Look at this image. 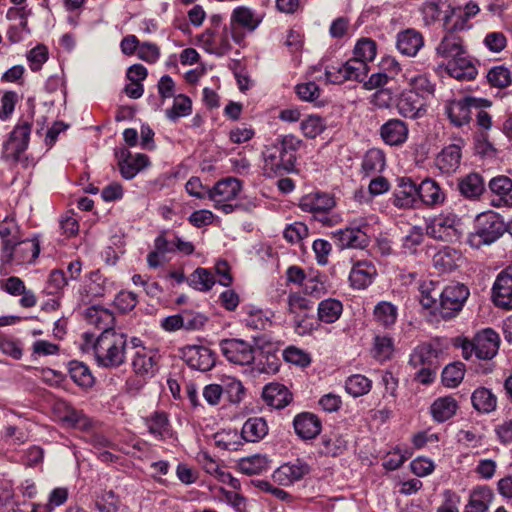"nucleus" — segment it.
I'll return each instance as SVG.
<instances>
[{
  "label": "nucleus",
  "instance_id": "43",
  "mask_svg": "<svg viewBox=\"0 0 512 512\" xmlns=\"http://www.w3.org/2000/svg\"><path fill=\"white\" fill-rule=\"evenodd\" d=\"M61 420L71 428L88 431L92 427L91 419L81 410H77L69 404H64Z\"/></svg>",
  "mask_w": 512,
  "mask_h": 512
},
{
  "label": "nucleus",
  "instance_id": "33",
  "mask_svg": "<svg viewBox=\"0 0 512 512\" xmlns=\"http://www.w3.org/2000/svg\"><path fill=\"white\" fill-rule=\"evenodd\" d=\"M440 282L425 278L418 282L419 301L425 309H435L442 293Z\"/></svg>",
  "mask_w": 512,
  "mask_h": 512
},
{
  "label": "nucleus",
  "instance_id": "57",
  "mask_svg": "<svg viewBox=\"0 0 512 512\" xmlns=\"http://www.w3.org/2000/svg\"><path fill=\"white\" fill-rule=\"evenodd\" d=\"M245 325L253 330H265L271 325L270 318L261 309H252L244 319Z\"/></svg>",
  "mask_w": 512,
  "mask_h": 512
},
{
  "label": "nucleus",
  "instance_id": "1",
  "mask_svg": "<svg viewBox=\"0 0 512 512\" xmlns=\"http://www.w3.org/2000/svg\"><path fill=\"white\" fill-rule=\"evenodd\" d=\"M83 337L85 346H91L99 366L117 368L125 363L128 347V337L125 333L106 331L101 332L96 339L88 333H85Z\"/></svg>",
  "mask_w": 512,
  "mask_h": 512
},
{
  "label": "nucleus",
  "instance_id": "28",
  "mask_svg": "<svg viewBox=\"0 0 512 512\" xmlns=\"http://www.w3.org/2000/svg\"><path fill=\"white\" fill-rule=\"evenodd\" d=\"M241 190V182L236 178H226L218 181L211 190H208V196L214 203L231 201L237 197Z\"/></svg>",
  "mask_w": 512,
  "mask_h": 512
},
{
  "label": "nucleus",
  "instance_id": "6",
  "mask_svg": "<svg viewBox=\"0 0 512 512\" xmlns=\"http://www.w3.org/2000/svg\"><path fill=\"white\" fill-rule=\"evenodd\" d=\"M264 16L248 6H237L233 9L230 16V33L232 40L240 44L245 34L238 30L253 33L262 23Z\"/></svg>",
  "mask_w": 512,
  "mask_h": 512
},
{
  "label": "nucleus",
  "instance_id": "17",
  "mask_svg": "<svg viewBox=\"0 0 512 512\" xmlns=\"http://www.w3.org/2000/svg\"><path fill=\"white\" fill-rule=\"evenodd\" d=\"M396 108L398 113L410 119H417L425 115L426 102L414 91L404 90L397 101Z\"/></svg>",
  "mask_w": 512,
  "mask_h": 512
},
{
  "label": "nucleus",
  "instance_id": "42",
  "mask_svg": "<svg viewBox=\"0 0 512 512\" xmlns=\"http://www.w3.org/2000/svg\"><path fill=\"white\" fill-rule=\"evenodd\" d=\"M385 162L384 152L378 148H371L363 157L361 164L362 173L367 177L380 173L385 167Z\"/></svg>",
  "mask_w": 512,
  "mask_h": 512
},
{
  "label": "nucleus",
  "instance_id": "21",
  "mask_svg": "<svg viewBox=\"0 0 512 512\" xmlns=\"http://www.w3.org/2000/svg\"><path fill=\"white\" fill-rule=\"evenodd\" d=\"M474 345L476 346V357L478 359H492L499 349V334L491 328L483 329L475 335Z\"/></svg>",
  "mask_w": 512,
  "mask_h": 512
},
{
  "label": "nucleus",
  "instance_id": "29",
  "mask_svg": "<svg viewBox=\"0 0 512 512\" xmlns=\"http://www.w3.org/2000/svg\"><path fill=\"white\" fill-rule=\"evenodd\" d=\"M262 398L267 405L282 409L291 402L292 394L283 384L272 382L264 386Z\"/></svg>",
  "mask_w": 512,
  "mask_h": 512
},
{
  "label": "nucleus",
  "instance_id": "23",
  "mask_svg": "<svg viewBox=\"0 0 512 512\" xmlns=\"http://www.w3.org/2000/svg\"><path fill=\"white\" fill-rule=\"evenodd\" d=\"M293 427L300 439L310 440L320 434L322 424L317 415L310 412H302L294 417Z\"/></svg>",
  "mask_w": 512,
  "mask_h": 512
},
{
  "label": "nucleus",
  "instance_id": "20",
  "mask_svg": "<svg viewBox=\"0 0 512 512\" xmlns=\"http://www.w3.org/2000/svg\"><path fill=\"white\" fill-rule=\"evenodd\" d=\"M379 132L385 144L389 146H401L408 139L409 128L405 121L392 118L381 125Z\"/></svg>",
  "mask_w": 512,
  "mask_h": 512
},
{
  "label": "nucleus",
  "instance_id": "62",
  "mask_svg": "<svg viewBox=\"0 0 512 512\" xmlns=\"http://www.w3.org/2000/svg\"><path fill=\"white\" fill-rule=\"evenodd\" d=\"M287 304L289 313L294 316L297 314L307 313L308 310L312 309L311 301L299 293L289 294Z\"/></svg>",
  "mask_w": 512,
  "mask_h": 512
},
{
  "label": "nucleus",
  "instance_id": "46",
  "mask_svg": "<svg viewBox=\"0 0 512 512\" xmlns=\"http://www.w3.org/2000/svg\"><path fill=\"white\" fill-rule=\"evenodd\" d=\"M70 378L80 387L88 388L94 383V377L87 365L79 361H70L68 364Z\"/></svg>",
  "mask_w": 512,
  "mask_h": 512
},
{
  "label": "nucleus",
  "instance_id": "50",
  "mask_svg": "<svg viewBox=\"0 0 512 512\" xmlns=\"http://www.w3.org/2000/svg\"><path fill=\"white\" fill-rule=\"evenodd\" d=\"M377 52L376 42L370 38H361L357 41L354 50L353 58L368 65V62L373 61Z\"/></svg>",
  "mask_w": 512,
  "mask_h": 512
},
{
  "label": "nucleus",
  "instance_id": "41",
  "mask_svg": "<svg viewBox=\"0 0 512 512\" xmlns=\"http://www.w3.org/2000/svg\"><path fill=\"white\" fill-rule=\"evenodd\" d=\"M238 469L241 473L248 476L259 475L270 469V460L266 455H252L240 459Z\"/></svg>",
  "mask_w": 512,
  "mask_h": 512
},
{
  "label": "nucleus",
  "instance_id": "35",
  "mask_svg": "<svg viewBox=\"0 0 512 512\" xmlns=\"http://www.w3.org/2000/svg\"><path fill=\"white\" fill-rule=\"evenodd\" d=\"M148 432L157 440H165L171 436V426L168 415L163 411H154L145 419Z\"/></svg>",
  "mask_w": 512,
  "mask_h": 512
},
{
  "label": "nucleus",
  "instance_id": "10",
  "mask_svg": "<svg viewBox=\"0 0 512 512\" xmlns=\"http://www.w3.org/2000/svg\"><path fill=\"white\" fill-rule=\"evenodd\" d=\"M265 169L276 175H283L294 170L296 156L286 155L277 140L265 146L263 152Z\"/></svg>",
  "mask_w": 512,
  "mask_h": 512
},
{
  "label": "nucleus",
  "instance_id": "40",
  "mask_svg": "<svg viewBox=\"0 0 512 512\" xmlns=\"http://www.w3.org/2000/svg\"><path fill=\"white\" fill-rule=\"evenodd\" d=\"M373 317L379 326L390 329L397 321L398 308L391 302L380 301L373 309Z\"/></svg>",
  "mask_w": 512,
  "mask_h": 512
},
{
  "label": "nucleus",
  "instance_id": "31",
  "mask_svg": "<svg viewBox=\"0 0 512 512\" xmlns=\"http://www.w3.org/2000/svg\"><path fill=\"white\" fill-rule=\"evenodd\" d=\"M439 351L430 343H422L412 351L409 364L414 368L438 367Z\"/></svg>",
  "mask_w": 512,
  "mask_h": 512
},
{
  "label": "nucleus",
  "instance_id": "44",
  "mask_svg": "<svg viewBox=\"0 0 512 512\" xmlns=\"http://www.w3.org/2000/svg\"><path fill=\"white\" fill-rule=\"evenodd\" d=\"M471 401L473 407L481 413H490L497 407V397L485 387L477 388L472 393Z\"/></svg>",
  "mask_w": 512,
  "mask_h": 512
},
{
  "label": "nucleus",
  "instance_id": "63",
  "mask_svg": "<svg viewBox=\"0 0 512 512\" xmlns=\"http://www.w3.org/2000/svg\"><path fill=\"white\" fill-rule=\"evenodd\" d=\"M27 60L32 71H38L48 60V49L45 45H37L27 53Z\"/></svg>",
  "mask_w": 512,
  "mask_h": 512
},
{
  "label": "nucleus",
  "instance_id": "61",
  "mask_svg": "<svg viewBox=\"0 0 512 512\" xmlns=\"http://www.w3.org/2000/svg\"><path fill=\"white\" fill-rule=\"evenodd\" d=\"M424 240V234L420 227H412L408 234L402 239V248L405 253L414 254L417 251L418 246L422 244Z\"/></svg>",
  "mask_w": 512,
  "mask_h": 512
},
{
  "label": "nucleus",
  "instance_id": "34",
  "mask_svg": "<svg viewBox=\"0 0 512 512\" xmlns=\"http://www.w3.org/2000/svg\"><path fill=\"white\" fill-rule=\"evenodd\" d=\"M461 260L462 254L459 250L444 246L434 254L432 262L436 270L445 273L457 268Z\"/></svg>",
  "mask_w": 512,
  "mask_h": 512
},
{
  "label": "nucleus",
  "instance_id": "51",
  "mask_svg": "<svg viewBox=\"0 0 512 512\" xmlns=\"http://www.w3.org/2000/svg\"><path fill=\"white\" fill-rule=\"evenodd\" d=\"M120 505V498L113 490H103L95 499V506L98 512H118Z\"/></svg>",
  "mask_w": 512,
  "mask_h": 512
},
{
  "label": "nucleus",
  "instance_id": "32",
  "mask_svg": "<svg viewBox=\"0 0 512 512\" xmlns=\"http://www.w3.org/2000/svg\"><path fill=\"white\" fill-rule=\"evenodd\" d=\"M458 190L464 198L478 200L485 191L484 179L479 173H469L459 178Z\"/></svg>",
  "mask_w": 512,
  "mask_h": 512
},
{
  "label": "nucleus",
  "instance_id": "14",
  "mask_svg": "<svg viewBox=\"0 0 512 512\" xmlns=\"http://www.w3.org/2000/svg\"><path fill=\"white\" fill-rule=\"evenodd\" d=\"M451 20L452 18L450 16H445L444 29L446 34L436 47V53L446 59H454L459 55L466 54L463 40L457 35V32L461 30H454Z\"/></svg>",
  "mask_w": 512,
  "mask_h": 512
},
{
  "label": "nucleus",
  "instance_id": "26",
  "mask_svg": "<svg viewBox=\"0 0 512 512\" xmlns=\"http://www.w3.org/2000/svg\"><path fill=\"white\" fill-rule=\"evenodd\" d=\"M461 158V145L450 144L437 155L435 164L442 173L452 174L459 168Z\"/></svg>",
  "mask_w": 512,
  "mask_h": 512
},
{
  "label": "nucleus",
  "instance_id": "19",
  "mask_svg": "<svg viewBox=\"0 0 512 512\" xmlns=\"http://www.w3.org/2000/svg\"><path fill=\"white\" fill-rule=\"evenodd\" d=\"M8 261H14L17 264L32 263L40 253L39 241L36 238L23 241H14L8 252Z\"/></svg>",
  "mask_w": 512,
  "mask_h": 512
},
{
  "label": "nucleus",
  "instance_id": "5",
  "mask_svg": "<svg viewBox=\"0 0 512 512\" xmlns=\"http://www.w3.org/2000/svg\"><path fill=\"white\" fill-rule=\"evenodd\" d=\"M426 230L430 237L450 243L459 241L464 232L461 218L452 212L436 216Z\"/></svg>",
  "mask_w": 512,
  "mask_h": 512
},
{
  "label": "nucleus",
  "instance_id": "53",
  "mask_svg": "<svg viewBox=\"0 0 512 512\" xmlns=\"http://www.w3.org/2000/svg\"><path fill=\"white\" fill-rule=\"evenodd\" d=\"M90 280L88 293L93 297H104L113 290V282L108 281L99 271L91 272Z\"/></svg>",
  "mask_w": 512,
  "mask_h": 512
},
{
  "label": "nucleus",
  "instance_id": "18",
  "mask_svg": "<svg viewBox=\"0 0 512 512\" xmlns=\"http://www.w3.org/2000/svg\"><path fill=\"white\" fill-rule=\"evenodd\" d=\"M309 472L310 466L305 461L296 459L294 462H288L278 467L272 476L278 484L289 486L301 480Z\"/></svg>",
  "mask_w": 512,
  "mask_h": 512
},
{
  "label": "nucleus",
  "instance_id": "39",
  "mask_svg": "<svg viewBox=\"0 0 512 512\" xmlns=\"http://www.w3.org/2000/svg\"><path fill=\"white\" fill-rule=\"evenodd\" d=\"M268 433V424L263 417H250L242 426L241 437L246 442H258Z\"/></svg>",
  "mask_w": 512,
  "mask_h": 512
},
{
  "label": "nucleus",
  "instance_id": "36",
  "mask_svg": "<svg viewBox=\"0 0 512 512\" xmlns=\"http://www.w3.org/2000/svg\"><path fill=\"white\" fill-rule=\"evenodd\" d=\"M347 449V440L338 432L325 433L319 443V453L324 456L336 457Z\"/></svg>",
  "mask_w": 512,
  "mask_h": 512
},
{
  "label": "nucleus",
  "instance_id": "25",
  "mask_svg": "<svg viewBox=\"0 0 512 512\" xmlns=\"http://www.w3.org/2000/svg\"><path fill=\"white\" fill-rule=\"evenodd\" d=\"M131 365L137 375L153 376L158 369L157 352L141 348L138 352H134Z\"/></svg>",
  "mask_w": 512,
  "mask_h": 512
},
{
  "label": "nucleus",
  "instance_id": "22",
  "mask_svg": "<svg viewBox=\"0 0 512 512\" xmlns=\"http://www.w3.org/2000/svg\"><path fill=\"white\" fill-rule=\"evenodd\" d=\"M393 193V204L398 208H412L419 198L418 186L408 177H399Z\"/></svg>",
  "mask_w": 512,
  "mask_h": 512
},
{
  "label": "nucleus",
  "instance_id": "45",
  "mask_svg": "<svg viewBox=\"0 0 512 512\" xmlns=\"http://www.w3.org/2000/svg\"><path fill=\"white\" fill-rule=\"evenodd\" d=\"M342 311L343 305L339 300L328 298L322 300L318 305V319L321 322L331 324L339 319Z\"/></svg>",
  "mask_w": 512,
  "mask_h": 512
},
{
  "label": "nucleus",
  "instance_id": "52",
  "mask_svg": "<svg viewBox=\"0 0 512 512\" xmlns=\"http://www.w3.org/2000/svg\"><path fill=\"white\" fill-rule=\"evenodd\" d=\"M465 374V366L461 362L448 364L442 371V383L446 387L454 388L460 384Z\"/></svg>",
  "mask_w": 512,
  "mask_h": 512
},
{
  "label": "nucleus",
  "instance_id": "2",
  "mask_svg": "<svg viewBox=\"0 0 512 512\" xmlns=\"http://www.w3.org/2000/svg\"><path fill=\"white\" fill-rule=\"evenodd\" d=\"M505 232L507 223L500 214L494 211L483 212L477 215L474 231L468 234L467 244L474 249H480L495 243Z\"/></svg>",
  "mask_w": 512,
  "mask_h": 512
},
{
  "label": "nucleus",
  "instance_id": "30",
  "mask_svg": "<svg viewBox=\"0 0 512 512\" xmlns=\"http://www.w3.org/2000/svg\"><path fill=\"white\" fill-rule=\"evenodd\" d=\"M419 199L428 207L442 205L446 199L445 191L431 178L424 179L418 186Z\"/></svg>",
  "mask_w": 512,
  "mask_h": 512
},
{
  "label": "nucleus",
  "instance_id": "12",
  "mask_svg": "<svg viewBox=\"0 0 512 512\" xmlns=\"http://www.w3.org/2000/svg\"><path fill=\"white\" fill-rule=\"evenodd\" d=\"M214 29H206L198 36V44L208 53L217 56L227 54L232 46L230 43V27L226 25L218 32H213Z\"/></svg>",
  "mask_w": 512,
  "mask_h": 512
},
{
  "label": "nucleus",
  "instance_id": "48",
  "mask_svg": "<svg viewBox=\"0 0 512 512\" xmlns=\"http://www.w3.org/2000/svg\"><path fill=\"white\" fill-rule=\"evenodd\" d=\"M372 387V381L364 375L354 374L345 381V390L353 397L367 394Z\"/></svg>",
  "mask_w": 512,
  "mask_h": 512
},
{
  "label": "nucleus",
  "instance_id": "60",
  "mask_svg": "<svg viewBox=\"0 0 512 512\" xmlns=\"http://www.w3.org/2000/svg\"><path fill=\"white\" fill-rule=\"evenodd\" d=\"M293 322L294 331L300 336L309 335L318 327L314 317L308 313L297 314L294 316Z\"/></svg>",
  "mask_w": 512,
  "mask_h": 512
},
{
  "label": "nucleus",
  "instance_id": "37",
  "mask_svg": "<svg viewBox=\"0 0 512 512\" xmlns=\"http://www.w3.org/2000/svg\"><path fill=\"white\" fill-rule=\"evenodd\" d=\"M423 44L421 33L414 29H407L398 34L397 48L403 55L415 56Z\"/></svg>",
  "mask_w": 512,
  "mask_h": 512
},
{
  "label": "nucleus",
  "instance_id": "38",
  "mask_svg": "<svg viewBox=\"0 0 512 512\" xmlns=\"http://www.w3.org/2000/svg\"><path fill=\"white\" fill-rule=\"evenodd\" d=\"M458 409V403L452 396L437 398L431 405L430 411L433 419L439 423L452 418Z\"/></svg>",
  "mask_w": 512,
  "mask_h": 512
},
{
  "label": "nucleus",
  "instance_id": "13",
  "mask_svg": "<svg viewBox=\"0 0 512 512\" xmlns=\"http://www.w3.org/2000/svg\"><path fill=\"white\" fill-rule=\"evenodd\" d=\"M181 357L190 368L201 372L210 371L216 363L215 353L205 346H186L181 350Z\"/></svg>",
  "mask_w": 512,
  "mask_h": 512
},
{
  "label": "nucleus",
  "instance_id": "8",
  "mask_svg": "<svg viewBox=\"0 0 512 512\" xmlns=\"http://www.w3.org/2000/svg\"><path fill=\"white\" fill-rule=\"evenodd\" d=\"M369 224L364 220L353 221L345 229H339L333 232V239L335 244L340 249L354 248L364 249L370 243V238L367 235L366 229Z\"/></svg>",
  "mask_w": 512,
  "mask_h": 512
},
{
  "label": "nucleus",
  "instance_id": "58",
  "mask_svg": "<svg viewBox=\"0 0 512 512\" xmlns=\"http://www.w3.org/2000/svg\"><path fill=\"white\" fill-rule=\"evenodd\" d=\"M487 80L493 87L506 88L511 83V74L507 68L497 66L488 71Z\"/></svg>",
  "mask_w": 512,
  "mask_h": 512
},
{
  "label": "nucleus",
  "instance_id": "9",
  "mask_svg": "<svg viewBox=\"0 0 512 512\" xmlns=\"http://www.w3.org/2000/svg\"><path fill=\"white\" fill-rule=\"evenodd\" d=\"M32 125L28 121L18 123L11 131L8 140L3 144L2 159L17 163L20 156L28 148Z\"/></svg>",
  "mask_w": 512,
  "mask_h": 512
},
{
  "label": "nucleus",
  "instance_id": "3",
  "mask_svg": "<svg viewBox=\"0 0 512 512\" xmlns=\"http://www.w3.org/2000/svg\"><path fill=\"white\" fill-rule=\"evenodd\" d=\"M335 204L331 195L316 192L303 196L300 199L299 207L304 212L312 213L314 219L323 226L332 227L342 220L339 214L331 212Z\"/></svg>",
  "mask_w": 512,
  "mask_h": 512
},
{
  "label": "nucleus",
  "instance_id": "49",
  "mask_svg": "<svg viewBox=\"0 0 512 512\" xmlns=\"http://www.w3.org/2000/svg\"><path fill=\"white\" fill-rule=\"evenodd\" d=\"M191 112V99L184 94H178L174 97L173 106L166 110V116L169 120L175 122L181 117L190 115Z\"/></svg>",
  "mask_w": 512,
  "mask_h": 512
},
{
  "label": "nucleus",
  "instance_id": "24",
  "mask_svg": "<svg viewBox=\"0 0 512 512\" xmlns=\"http://www.w3.org/2000/svg\"><path fill=\"white\" fill-rule=\"evenodd\" d=\"M377 275L375 265L368 260L356 261L349 273V281L355 289H365L372 284Z\"/></svg>",
  "mask_w": 512,
  "mask_h": 512
},
{
  "label": "nucleus",
  "instance_id": "54",
  "mask_svg": "<svg viewBox=\"0 0 512 512\" xmlns=\"http://www.w3.org/2000/svg\"><path fill=\"white\" fill-rule=\"evenodd\" d=\"M394 352V342L393 339L386 335H377L374 338V347L373 353L374 358L379 361L389 360Z\"/></svg>",
  "mask_w": 512,
  "mask_h": 512
},
{
  "label": "nucleus",
  "instance_id": "47",
  "mask_svg": "<svg viewBox=\"0 0 512 512\" xmlns=\"http://www.w3.org/2000/svg\"><path fill=\"white\" fill-rule=\"evenodd\" d=\"M189 285L196 290L207 292L216 283L213 273L206 268H197L188 279Z\"/></svg>",
  "mask_w": 512,
  "mask_h": 512
},
{
  "label": "nucleus",
  "instance_id": "15",
  "mask_svg": "<svg viewBox=\"0 0 512 512\" xmlns=\"http://www.w3.org/2000/svg\"><path fill=\"white\" fill-rule=\"evenodd\" d=\"M492 299L495 306L512 310V265L497 275L492 287Z\"/></svg>",
  "mask_w": 512,
  "mask_h": 512
},
{
  "label": "nucleus",
  "instance_id": "59",
  "mask_svg": "<svg viewBox=\"0 0 512 512\" xmlns=\"http://www.w3.org/2000/svg\"><path fill=\"white\" fill-rule=\"evenodd\" d=\"M325 127L326 126L324 120L316 115H311L305 120H303L300 126L304 136L311 139L321 134L324 131Z\"/></svg>",
  "mask_w": 512,
  "mask_h": 512
},
{
  "label": "nucleus",
  "instance_id": "27",
  "mask_svg": "<svg viewBox=\"0 0 512 512\" xmlns=\"http://www.w3.org/2000/svg\"><path fill=\"white\" fill-rule=\"evenodd\" d=\"M84 318L86 322L96 328L106 331H114L113 325L115 316L112 311L99 305H93L85 309Z\"/></svg>",
  "mask_w": 512,
  "mask_h": 512
},
{
  "label": "nucleus",
  "instance_id": "7",
  "mask_svg": "<svg viewBox=\"0 0 512 512\" xmlns=\"http://www.w3.org/2000/svg\"><path fill=\"white\" fill-rule=\"evenodd\" d=\"M469 294V289L464 284L448 285L443 288L435 311L443 319H451L462 310Z\"/></svg>",
  "mask_w": 512,
  "mask_h": 512
},
{
  "label": "nucleus",
  "instance_id": "4",
  "mask_svg": "<svg viewBox=\"0 0 512 512\" xmlns=\"http://www.w3.org/2000/svg\"><path fill=\"white\" fill-rule=\"evenodd\" d=\"M492 106V101L486 98L465 96L449 100L445 104V113L451 124L462 127L471 121V109H486Z\"/></svg>",
  "mask_w": 512,
  "mask_h": 512
},
{
  "label": "nucleus",
  "instance_id": "11",
  "mask_svg": "<svg viewBox=\"0 0 512 512\" xmlns=\"http://www.w3.org/2000/svg\"><path fill=\"white\" fill-rule=\"evenodd\" d=\"M222 355L233 364L250 365L255 359V348L242 339H223L219 343Z\"/></svg>",
  "mask_w": 512,
  "mask_h": 512
},
{
  "label": "nucleus",
  "instance_id": "55",
  "mask_svg": "<svg viewBox=\"0 0 512 512\" xmlns=\"http://www.w3.org/2000/svg\"><path fill=\"white\" fill-rule=\"evenodd\" d=\"M409 91H414L418 96L426 100L429 96L434 95L435 86L431 83L426 75H416L409 79Z\"/></svg>",
  "mask_w": 512,
  "mask_h": 512
},
{
  "label": "nucleus",
  "instance_id": "16",
  "mask_svg": "<svg viewBox=\"0 0 512 512\" xmlns=\"http://www.w3.org/2000/svg\"><path fill=\"white\" fill-rule=\"evenodd\" d=\"M488 188L491 192L490 205L495 208L512 207V179L505 175L493 177Z\"/></svg>",
  "mask_w": 512,
  "mask_h": 512
},
{
  "label": "nucleus",
  "instance_id": "56",
  "mask_svg": "<svg viewBox=\"0 0 512 512\" xmlns=\"http://www.w3.org/2000/svg\"><path fill=\"white\" fill-rule=\"evenodd\" d=\"M347 81L363 82L369 72V67L363 61L353 57L345 62Z\"/></svg>",
  "mask_w": 512,
  "mask_h": 512
},
{
  "label": "nucleus",
  "instance_id": "64",
  "mask_svg": "<svg viewBox=\"0 0 512 512\" xmlns=\"http://www.w3.org/2000/svg\"><path fill=\"white\" fill-rule=\"evenodd\" d=\"M137 303V295L130 291H120L114 299L115 307L122 313L131 311Z\"/></svg>",
  "mask_w": 512,
  "mask_h": 512
}]
</instances>
